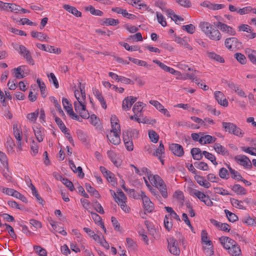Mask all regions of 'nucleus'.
<instances>
[{"instance_id": "f257e3e1", "label": "nucleus", "mask_w": 256, "mask_h": 256, "mask_svg": "<svg viewBox=\"0 0 256 256\" xmlns=\"http://www.w3.org/2000/svg\"><path fill=\"white\" fill-rule=\"evenodd\" d=\"M148 180L153 186L157 188L163 198H166L168 197L167 186L159 176L150 174L148 176Z\"/></svg>"}, {"instance_id": "f03ea898", "label": "nucleus", "mask_w": 256, "mask_h": 256, "mask_svg": "<svg viewBox=\"0 0 256 256\" xmlns=\"http://www.w3.org/2000/svg\"><path fill=\"white\" fill-rule=\"evenodd\" d=\"M222 126L225 131L228 132L230 134L235 135L239 138H242L244 136V132L234 123L222 122Z\"/></svg>"}, {"instance_id": "7ed1b4c3", "label": "nucleus", "mask_w": 256, "mask_h": 256, "mask_svg": "<svg viewBox=\"0 0 256 256\" xmlns=\"http://www.w3.org/2000/svg\"><path fill=\"white\" fill-rule=\"evenodd\" d=\"M13 48L18 52V53L23 56L26 62L30 64L34 65V62L30 52L24 46L12 43Z\"/></svg>"}, {"instance_id": "20e7f679", "label": "nucleus", "mask_w": 256, "mask_h": 256, "mask_svg": "<svg viewBox=\"0 0 256 256\" xmlns=\"http://www.w3.org/2000/svg\"><path fill=\"white\" fill-rule=\"evenodd\" d=\"M189 193L190 196H196L201 202H204V204L208 206H212L214 205L213 202L211 200L208 195L205 194L204 192L198 190L191 188L190 190Z\"/></svg>"}, {"instance_id": "39448f33", "label": "nucleus", "mask_w": 256, "mask_h": 256, "mask_svg": "<svg viewBox=\"0 0 256 256\" xmlns=\"http://www.w3.org/2000/svg\"><path fill=\"white\" fill-rule=\"evenodd\" d=\"M234 160L239 165L242 166L244 169L250 170L252 167V162L245 155H237L234 157Z\"/></svg>"}, {"instance_id": "423d86ee", "label": "nucleus", "mask_w": 256, "mask_h": 256, "mask_svg": "<svg viewBox=\"0 0 256 256\" xmlns=\"http://www.w3.org/2000/svg\"><path fill=\"white\" fill-rule=\"evenodd\" d=\"M74 110L76 113L83 118L88 119L90 117V114L86 108V103L82 104L80 102L74 103Z\"/></svg>"}, {"instance_id": "0eeeda50", "label": "nucleus", "mask_w": 256, "mask_h": 256, "mask_svg": "<svg viewBox=\"0 0 256 256\" xmlns=\"http://www.w3.org/2000/svg\"><path fill=\"white\" fill-rule=\"evenodd\" d=\"M140 196L142 200L143 206L144 210L149 213L152 212L154 208V203L150 200V198L146 195L144 192L140 191Z\"/></svg>"}, {"instance_id": "6e6552de", "label": "nucleus", "mask_w": 256, "mask_h": 256, "mask_svg": "<svg viewBox=\"0 0 256 256\" xmlns=\"http://www.w3.org/2000/svg\"><path fill=\"white\" fill-rule=\"evenodd\" d=\"M167 241L170 252L174 255H178L180 254V249L178 246V241L172 237L168 238Z\"/></svg>"}, {"instance_id": "1a4fd4ad", "label": "nucleus", "mask_w": 256, "mask_h": 256, "mask_svg": "<svg viewBox=\"0 0 256 256\" xmlns=\"http://www.w3.org/2000/svg\"><path fill=\"white\" fill-rule=\"evenodd\" d=\"M216 26L223 32H225L230 36H234L236 34L234 29L225 24L218 22Z\"/></svg>"}, {"instance_id": "9d476101", "label": "nucleus", "mask_w": 256, "mask_h": 256, "mask_svg": "<svg viewBox=\"0 0 256 256\" xmlns=\"http://www.w3.org/2000/svg\"><path fill=\"white\" fill-rule=\"evenodd\" d=\"M107 154L112 162L117 167L120 166L122 160L118 154H116L112 150H108Z\"/></svg>"}, {"instance_id": "9b49d317", "label": "nucleus", "mask_w": 256, "mask_h": 256, "mask_svg": "<svg viewBox=\"0 0 256 256\" xmlns=\"http://www.w3.org/2000/svg\"><path fill=\"white\" fill-rule=\"evenodd\" d=\"M170 150L176 156L181 157L184 154L182 146L178 144H172L170 146Z\"/></svg>"}, {"instance_id": "f8f14e48", "label": "nucleus", "mask_w": 256, "mask_h": 256, "mask_svg": "<svg viewBox=\"0 0 256 256\" xmlns=\"http://www.w3.org/2000/svg\"><path fill=\"white\" fill-rule=\"evenodd\" d=\"M137 100L136 97L128 96L125 98L122 101V108L125 111H128L130 110L132 106L134 104Z\"/></svg>"}, {"instance_id": "ddd939ff", "label": "nucleus", "mask_w": 256, "mask_h": 256, "mask_svg": "<svg viewBox=\"0 0 256 256\" xmlns=\"http://www.w3.org/2000/svg\"><path fill=\"white\" fill-rule=\"evenodd\" d=\"M219 241L223 247L227 250H228L233 244H236V242L234 240L227 236L220 238Z\"/></svg>"}, {"instance_id": "4468645a", "label": "nucleus", "mask_w": 256, "mask_h": 256, "mask_svg": "<svg viewBox=\"0 0 256 256\" xmlns=\"http://www.w3.org/2000/svg\"><path fill=\"white\" fill-rule=\"evenodd\" d=\"M26 66H20L12 70L14 73V76L18 79H22L26 76L25 71L26 70Z\"/></svg>"}, {"instance_id": "2eb2a0df", "label": "nucleus", "mask_w": 256, "mask_h": 256, "mask_svg": "<svg viewBox=\"0 0 256 256\" xmlns=\"http://www.w3.org/2000/svg\"><path fill=\"white\" fill-rule=\"evenodd\" d=\"M174 41L185 48L190 50H192V47L189 44L190 38L188 37L184 36L182 38L180 36H176Z\"/></svg>"}, {"instance_id": "dca6fc26", "label": "nucleus", "mask_w": 256, "mask_h": 256, "mask_svg": "<svg viewBox=\"0 0 256 256\" xmlns=\"http://www.w3.org/2000/svg\"><path fill=\"white\" fill-rule=\"evenodd\" d=\"M112 130L110 132L120 133V126L118 123V120L116 116H112L110 119Z\"/></svg>"}, {"instance_id": "f3484780", "label": "nucleus", "mask_w": 256, "mask_h": 256, "mask_svg": "<svg viewBox=\"0 0 256 256\" xmlns=\"http://www.w3.org/2000/svg\"><path fill=\"white\" fill-rule=\"evenodd\" d=\"M214 97L220 104L224 106H228V102L224 98V96L222 92L220 91L215 92Z\"/></svg>"}, {"instance_id": "a211bd4d", "label": "nucleus", "mask_w": 256, "mask_h": 256, "mask_svg": "<svg viewBox=\"0 0 256 256\" xmlns=\"http://www.w3.org/2000/svg\"><path fill=\"white\" fill-rule=\"evenodd\" d=\"M206 36L210 40H219L222 37V35L219 30L214 28V26L208 32Z\"/></svg>"}, {"instance_id": "6ab92c4d", "label": "nucleus", "mask_w": 256, "mask_h": 256, "mask_svg": "<svg viewBox=\"0 0 256 256\" xmlns=\"http://www.w3.org/2000/svg\"><path fill=\"white\" fill-rule=\"evenodd\" d=\"M34 132L37 140L40 142H42L44 136V130L42 127L33 128Z\"/></svg>"}, {"instance_id": "aec40b11", "label": "nucleus", "mask_w": 256, "mask_h": 256, "mask_svg": "<svg viewBox=\"0 0 256 256\" xmlns=\"http://www.w3.org/2000/svg\"><path fill=\"white\" fill-rule=\"evenodd\" d=\"M120 133L110 132L106 136L111 143L114 145H118L120 142Z\"/></svg>"}, {"instance_id": "412c9836", "label": "nucleus", "mask_w": 256, "mask_h": 256, "mask_svg": "<svg viewBox=\"0 0 256 256\" xmlns=\"http://www.w3.org/2000/svg\"><path fill=\"white\" fill-rule=\"evenodd\" d=\"M238 42L237 38L234 37L228 38H226L224 42L226 46L229 50H232L233 46H236Z\"/></svg>"}, {"instance_id": "4be33fe9", "label": "nucleus", "mask_w": 256, "mask_h": 256, "mask_svg": "<svg viewBox=\"0 0 256 256\" xmlns=\"http://www.w3.org/2000/svg\"><path fill=\"white\" fill-rule=\"evenodd\" d=\"M228 252L232 256H242V252L240 246L236 244L228 250Z\"/></svg>"}, {"instance_id": "5701e85b", "label": "nucleus", "mask_w": 256, "mask_h": 256, "mask_svg": "<svg viewBox=\"0 0 256 256\" xmlns=\"http://www.w3.org/2000/svg\"><path fill=\"white\" fill-rule=\"evenodd\" d=\"M31 36L34 38H36L38 40L43 42H48L49 38L48 36L42 32H38L36 31H32L31 32Z\"/></svg>"}, {"instance_id": "b1692460", "label": "nucleus", "mask_w": 256, "mask_h": 256, "mask_svg": "<svg viewBox=\"0 0 256 256\" xmlns=\"http://www.w3.org/2000/svg\"><path fill=\"white\" fill-rule=\"evenodd\" d=\"M216 138L215 137L212 136L210 135H205L202 136L200 139V143L202 144H211L215 142Z\"/></svg>"}, {"instance_id": "393cba45", "label": "nucleus", "mask_w": 256, "mask_h": 256, "mask_svg": "<svg viewBox=\"0 0 256 256\" xmlns=\"http://www.w3.org/2000/svg\"><path fill=\"white\" fill-rule=\"evenodd\" d=\"M190 153L194 160H200L202 159L204 154L200 148H192L190 150Z\"/></svg>"}, {"instance_id": "a878e982", "label": "nucleus", "mask_w": 256, "mask_h": 256, "mask_svg": "<svg viewBox=\"0 0 256 256\" xmlns=\"http://www.w3.org/2000/svg\"><path fill=\"white\" fill-rule=\"evenodd\" d=\"M63 8L76 17H80L82 16V12L78 10L75 7L70 6L68 4H64L63 6Z\"/></svg>"}, {"instance_id": "bb28decb", "label": "nucleus", "mask_w": 256, "mask_h": 256, "mask_svg": "<svg viewBox=\"0 0 256 256\" xmlns=\"http://www.w3.org/2000/svg\"><path fill=\"white\" fill-rule=\"evenodd\" d=\"M214 148L215 151L218 154L222 156H226L228 154V150L222 146L218 143H216L214 146Z\"/></svg>"}, {"instance_id": "cd10ccee", "label": "nucleus", "mask_w": 256, "mask_h": 256, "mask_svg": "<svg viewBox=\"0 0 256 256\" xmlns=\"http://www.w3.org/2000/svg\"><path fill=\"white\" fill-rule=\"evenodd\" d=\"M118 196H116V194L114 192V194L115 196V200L118 204H123L126 201V196L124 194L121 190H118L117 192Z\"/></svg>"}, {"instance_id": "c85d7f7f", "label": "nucleus", "mask_w": 256, "mask_h": 256, "mask_svg": "<svg viewBox=\"0 0 256 256\" xmlns=\"http://www.w3.org/2000/svg\"><path fill=\"white\" fill-rule=\"evenodd\" d=\"M164 152V144L162 142H160L159 146L158 148L156 149V152L154 154V155L157 156L158 159L160 160L162 164H164V160H162V154Z\"/></svg>"}, {"instance_id": "c756f323", "label": "nucleus", "mask_w": 256, "mask_h": 256, "mask_svg": "<svg viewBox=\"0 0 256 256\" xmlns=\"http://www.w3.org/2000/svg\"><path fill=\"white\" fill-rule=\"evenodd\" d=\"M246 53L250 60L254 64H256V50L250 48H246Z\"/></svg>"}, {"instance_id": "7c9ffc66", "label": "nucleus", "mask_w": 256, "mask_h": 256, "mask_svg": "<svg viewBox=\"0 0 256 256\" xmlns=\"http://www.w3.org/2000/svg\"><path fill=\"white\" fill-rule=\"evenodd\" d=\"M128 4L134 6L136 4H138V6H136V8L141 10L142 8H145L147 10L148 7L147 5L144 3H141L140 0H126Z\"/></svg>"}, {"instance_id": "2f4dec72", "label": "nucleus", "mask_w": 256, "mask_h": 256, "mask_svg": "<svg viewBox=\"0 0 256 256\" xmlns=\"http://www.w3.org/2000/svg\"><path fill=\"white\" fill-rule=\"evenodd\" d=\"M212 27L213 26L208 22H202L200 24V28L206 36L212 30Z\"/></svg>"}, {"instance_id": "473e14b6", "label": "nucleus", "mask_w": 256, "mask_h": 256, "mask_svg": "<svg viewBox=\"0 0 256 256\" xmlns=\"http://www.w3.org/2000/svg\"><path fill=\"white\" fill-rule=\"evenodd\" d=\"M232 189L238 194L244 195L246 194V190L238 184H234Z\"/></svg>"}, {"instance_id": "72a5a7b5", "label": "nucleus", "mask_w": 256, "mask_h": 256, "mask_svg": "<svg viewBox=\"0 0 256 256\" xmlns=\"http://www.w3.org/2000/svg\"><path fill=\"white\" fill-rule=\"evenodd\" d=\"M161 8L162 10H166V13L168 17H170L172 20H174L176 22L178 20L182 21L183 18L181 17H179L176 14H174L173 10H172L170 9H166V8Z\"/></svg>"}, {"instance_id": "f704fd0d", "label": "nucleus", "mask_w": 256, "mask_h": 256, "mask_svg": "<svg viewBox=\"0 0 256 256\" xmlns=\"http://www.w3.org/2000/svg\"><path fill=\"white\" fill-rule=\"evenodd\" d=\"M119 24V20L118 19H114L112 18H106L102 20V23L103 25L106 26H116Z\"/></svg>"}, {"instance_id": "c9c22d12", "label": "nucleus", "mask_w": 256, "mask_h": 256, "mask_svg": "<svg viewBox=\"0 0 256 256\" xmlns=\"http://www.w3.org/2000/svg\"><path fill=\"white\" fill-rule=\"evenodd\" d=\"M94 94L96 97L98 99V100L100 102L102 106L104 109L106 108V102L104 100V97L102 96V94L100 92V91L98 90H94Z\"/></svg>"}, {"instance_id": "e433bc0d", "label": "nucleus", "mask_w": 256, "mask_h": 256, "mask_svg": "<svg viewBox=\"0 0 256 256\" xmlns=\"http://www.w3.org/2000/svg\"><path fill=\"white\" fill-rule=\"evenodd\" d=\"M62 103L64 108L68 114L70 113H73L72 105L71 104H70L69 101L67 98H63L62 100Z\"/></svg>"}, {"instance_id": "4c0bfd02", "label": "nucleus", "mask_w": 256, "mask_h": 256, "mask_svg": "<svg viewBox=\"0 0 256 256\" xmlns=\"http://www.w3.org/2000/svg\"><path fill=\"white\" fill-rule=\"evenodd\" d=\"M80 85H81V84H80ZM80 89L81 91V96H79L78 98H76V100L74 102V103H78V102H80V103L82 104H86V92L84 90V86H80Z\"/></svg>"}, {"instance_id": "58836bf2", "label": "nucleus", "mask_w": 256, "mask_h": 256, "mask_svg": "<svg viewBox=\"0 0 256 256\" xmlns=\"http://www.w3.org/2000/svg\"><path fill=\"white\" fill-rule=\"evenodd\" d=\"M206 54L212 60L222 63L224 62V59L222 56L214 52H207Z\"/></svg>"}, {"instance_id": "ea45409f", "label": "nucleus", "mask_w": 256, "mask_h": 256, "mask_svg": "<svg viewBox=\"0 0 256 256\" xmlns=\"http://www.w3.org/2000/svg\"><path fill=\"white\" fill-rule=\"evenodd\" d=\"M144 103L140 102H138L134 104L132 108V111L136 116L140 114L144 108Z\"/></svg>"}, {"instance_id": "a19ab883", "label": "nucleus", "mask_w": 256, "mask_h": 256, "mask_svg": "<svg viewBox=\"0 0 256 256\" xmlns=\"http://www.w3.org/2000/svg\"><path fill=\"white\" fill-rule=\"evenodd\" d=\"M197 182L201 186H202L206 188H208L211 186L210 184L206 180L204 177L201 176H197L196 178Z\"/></svg>"}, {"instance_id": "79ce46f5", "label": "nucleus", "mask_w": 256, "mask_h": 256, "mask_svg": "<svg viewBox=\"0 0 256 256\" xmlns=\"http://www.w3.org/2000/svg\"><path fill=\"white\" fill-rule=\"evenodd\" d=\"M164 226L166 228L170 231L172 228V220L170 216L166 214L164 220Z\"/></svg>"}, {"instance_id": "37998d69", "label": "nucleus", "mask_w": 256, "mask_h": 256, "mask_svg": "<svg viewBox=\"0 0 256 256\" xmlns=\"http://www.w3.org/2000/svg\"><path fill=\"white\" fill-rule=\"evenodd\" d=\"M14 137L16 140H20V138H22V130L20 128H18L17 124H14Z\"/></svg>"}, {"instance_id": "c03bdc74", "label": "nucleus", "mask_w": 256, "mask_h": 256, "mask_svg": "<svg viewBox=\"0 0 256 256\" xmlns=\"http://www.w3.org/2000/svg\"><path fill=\"white\" fill-rule=\"evenodd\" d=\"M55 122L58 125L62 132L64 134H66V132H68V130L61 119L58 116H55Z\"/></svg>"}, {"instance_id": "a18cd8bd", "label": "nucleus", "mask_w": 256, "mask_h": 256, "mask_svg": "<svg viewBox=\"0 0 256 256\" xmlns=\"http://www.w3.org/2000/svg\"><path fill=\"white\" fill-rule=\"evenodd\" d=\"M224 211L230 222H234L238 220V217L234 213L230 212L228 210H225Z\"/></svg>"}, {"instance_id": "49530a36", "label": "nucleus", "mask_w": 256, "mask_h": 256, "mask_svg": "<svg viewBox=\"0 0 256 256\" xmlns=\"http://www.w3.org/2000/svg\"><path fill=\"white\" fill-rule=\"evenodd\" d=\"M230 172L232 174V178L236 180H240L242 178V176L237 171L235 170L234 169H232L230 166H228Z\"/></svg>"}, {"instance_id": "de8ad7c7", "label": "nucleus", "mask_w": 256, "mask_h": 256, "mask_svg": "<svg viewBox=\"0 0 256 256\" xmlns=\"http://www.w3.org/2000/svg\"><path fill=\"white\" fill-rule=\"evenodd\" d=\"M230 201L232 204L236 208L242 210H246V208H244L242 204V201L238 200L235 199L234 198H230Z\"/></svg>"}, {"instance_id": "09e8293b", "label": "nucleus", "mask_w": 256, "mask_h": 256, "mask_svg": "<svg viewBox=\"0 0 256 256\" xmlns=\"http://www.w3.org/2000/svg\"><path fill=\"white\" fill-rule=\"evenodd\" d=\"M202 154L206 158L209 160L214 165H217L218 162L216 161V156L211 153H210L206 151H203Z\"/></svg>"}, {"instance_id": "8fccbe9b", "label": "nucleus", "mask_w": 256, "mask_h": 256, "mask_svg": "<svg viewBox=\"0 0 256 256\" xmlns=\"http://www.w3.org/2000/svg\"><path fill=\"white\" fill-rule=\"evenodd\" d=\"M86 10H88L92 15L102 16L104 14V12L102 11L95 9L92 6L87 7Z\"/></svg>"}, {"instance_id": "3c124183", "label": "nucleus", "mask_w": 256, "mask_h": 256, "mask_svg": "<svg viewBox=\"0 0 256 256\" xmlns=\"http://www.w3.org/2000/svg\"><path fill=\"white\" fill-rule=\"evenodd\" d=\"M34 249L36 252L40 256H47L46 250L39 246H34Z\"/></svg>"}, {"instance_id": "603ef678", "label": "nucleus", "mask_w": 256, "mask_h": 256, "mask_svg": "<svg viewBox=\"0 0 256 256\" xmlns=\"http://www.w3.org/2000/svg\"><path fill=\"white\" fill-rule=\"evenodd\" d=\"M198 72V71L194 70V72H192V74H187L186 76L189 79L192 80V82H194L198 85H199L200 84V81H201V80L196 76V75Z\"/></svg>"}, {"instance_id": "864d4df0", "label": "nucleus", "mask_w": 256, "mask_h": 256, "mask_svg": "<svg viewBox=\"0 0 256 256\" xmlns=\"http://www.w3.org/2000/svg\"><path fill=\"white\" fill-rule=\"evenodd\" d=\"M148 136L150 140L154 143L158 142L159 138L158 135L153 130L148 131Z\"/></svg>"}, {"instance_id": "5fc2aeb1", "label": "nucleus", "mask_w": 256, "mask_h": 256, "mask_svg": "<svg viewBox=\"0 0 256 256\" xmlns=\"http://www.w3.org/2000/svg\"><path fill=\"white\" fill-rule=\"evenodd\" d=\"M130 60L133 63L136 64L140 66H144L148 68L150 67V65L147 64V63L144 60H140L136 58H130Z\"/></svg>"}, {"instance_id": "6e6d98bb", "label": "nucleus", "mask_w": 256, "mask_h": 256, "mask_svg": "<svg viewBox=\"0 0 256 256\" xmlns=\"http://www.w3.org/2000/svg\"><path fill=\"white\" fill-rule=\"evenodd\" d=\"M234 58L241 64H244L246 62V56L240 52H236L234 54Z\"/></svg>"}, {"instance_id": "4d7b16f0", "label": "nucleus", "mask_w": 256, "mask_h": 256, "mask_svg": "<svg viewBox=\"0 0 256 256\" xmlns=\"http://www.w3.org/2000/svg\"><path fill=\"white\" fill-rule=\"evenodd\" d=\"M60 180L62 184H64L67 188H68L71 192L74 190V187L71 181L69 180L66 178H62Z\"/></svg>"}, {"instance_id": "13d9d810", "label": "nucleus", "mask_w": 256, "mask_h": 256, "mask_svg": "<svg viewBox=\"0 0 256 256\" xmlns=\"http://www.w3.org/2000/svg\"><path fill=\"white\" fill-rule=\"evenodd\" d=\"M252 10L253 8L252 6H247L242 8H238L237 12L240 15H244L252 12Z\"/></svg>"}, {"instance_id": "bf43d9fd", "label": "nucleus", "mask_w": 256, "mask_h": 256, "mask_svg": "<svg viewBox=\"0 0 256 256\" xmlns=\"http://www.w3.org/2000/svg\"><path fill=\"white\" fill-rule=\"evenodd\" d=\"M182 28L190 34H193L196 30L195 26L192 24L182 26Z\"/></svg>"}, {"instance_id": "052dcab7", "label": "nucleus", "mask_w": 256, "mask_h": 256, "mask_svg": "<svg viewBox=\"0 0 256 256\" xmlns=\"http://www.w3.org/2000/svg\"><path fill=\"white\" fill-rule=\"evenodd\" d=\"M48 77L49 78V80L50 82H52L56 88H58L59 86L58 81L54 75V74L52 72H50L49 74H47Z\"/></svg>"}, {"instance_id": "680f3d73", "label": "nucleus", "mask_w": 256, "mask_h": 256, "mask_svg": "<svg viewBox=\"0 0 256 256\" xmlns=\"http://www.w3.org/2000/svg\"><path fill=\"white\" fill-rule=\"evenodd\" d=\"M194 164L196 168L200 170H207L208 169V165L204 162H195Z\"/></svg>"}, {"instance_id": "e2e57ef3", "label": "nucleus", "mask_w": 256, "mask_h": 256, "mask_svg": "<svg viewBox=\"0 0 256 256\" xmlns=\"http://www.w3.org/2000/svg\"><path fill=\"white\" fill-rule=\"evenodd\" d=\"M38 114V110H36L35 112L28 114L26 118L30 122H34L37 119Z\"/></svg>"}, {"instance_id": "0e129e2a", "label": "nucleus", "mask_w": 256, "mask_h": 256, "mask_svg": "<svg viewBox=\"0 0 256 256\" xmlns=\"http://www.w3.org/2000/svg\"><path fill=\"white\" fill-rule=\"evenodd\" d=\"M108 181L111 183L112 185L115 186L116 184L114 174L110 171L108 173L107 176H104Z\"/></svg>"}, {"instance_id": "69168bd1", "label": "nucleus", "mask_w": 256, "mask_h": 256, "mask_svg": "<svg viewBox=\"0 0 256 256\" xmlns=\"http://www.w3.org/2000/svg\"><path fill=\"white\" fill-rule=\"evenodd\" d=\"M214 192L216 194H220L222 196H227L230 194L226 190H225L222 188L214 187Z\"/></svg>"}, {"instance_id": "338daca9", "label": "nucleus", "mask_w": 256, "mask_h": 256, "mask_svg": "<svg viewBox=\"0 0 256 256\" xmlns=\"http://www.w3.org/2000/svg\"><path fill=\"white\" fill-rule=\"evenodd\" d=\"M219 176L220 178L223 179H228L229 178V174L228 170L224 168H222L220 170Z\"/></svg>"}, {"instance_id": "774afa93", "label": "nucleus", "mask_w": 256, "mask_h": 256, "mask_svg": "<svg viewBox=\"0 0 256 256\" xmlns=\"http://www.w3.org/2000/svg\"><path fill=\"white\" fill-rule=\"evenodd\" d=\"M156 15L157 17V19L158 20V22L162 26H166V19L161 14L156 12Z\"/></svg>"}]
</instances>
